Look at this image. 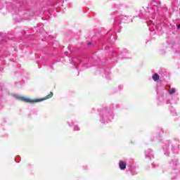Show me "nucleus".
<instances>
[{
  "mask_svg": "<svg viewBox=\"0 0 180 180\" xmlns=\"http://www.w3.org/2000/svg\"><path fill=\"white\" fill-rule=\"evenodd\" d=\"M53 92L51 91L49 94H48L46 96L42 98L32 100L29 98L21 96V97H18V99L19 101H22V102H25L26 103H37L38 102H41L43 101H46V99H50L53 98Z\"/></svg>",
  "mask_w": 180,
  "mask_h": 180,
  "instance_id": "f257e3e1",
  "label": "nucleus"
},
{
  "mask_svg": "<svg viewBox=\"0 0 180 180\" xmlns=\"http://www.w3.org/2000/svg\"><path fill=\"white\" fill-rule=\"evenodd\" d=\"M127 165L126 164V162H123L122 160L120 161L119 167H120V169H122V170L126 169Z\"/></svg>",
  "mask_w": 180,
  "mask_h": 180,
  "instance_id": "f03ea898",
  "label": "nucleus"
},
{
  "mask_svg": "<svg viewBox=\"0 0 180 180\" xmlns=\"http://www.w3.org/2000/svg\"><path fill=\"white\" fill-rule=\"evenodd\" d=\"M153 81H158V79H160V75L157 73H154L153 77H152Z\"/></svg>",
  "mask_w": 180,
  "mask_h": 180,
  "instance_id": "7ed1b4c3",
  "label": "nucleus"
},
{
  "mask_svg": "<svg viewBox=\"0 0 180 180\" xmlns=\"http://www.w3.org/2000/svg\"><path fill=\"white\" fill-rule=\"evenodd\" d=\"M176 91H175V89H170L169 90V94H170V95H172V94H174V93Z\"/></svg>",
  "mask_w": 180,
  "mask_h": 180,
  "instance_id": "20e7f679",
  "label": "nucleus"
}]
</instances>
